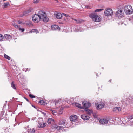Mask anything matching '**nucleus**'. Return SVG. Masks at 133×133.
Listing matches in <instances>:
<instances>
[{
  "instance_id": "obj_1",
  "label": "nucleus",
  "mask_w": 133,
  "mask_h": 133,
  "mask_svg": "<svg viewBox=\"0 0 133 133\" xmlns=\"http://www.w3.org/2000/svg\"><path fill=\"white\" fill-rule=\"evenodd\" d=\"M32 19L36 23L38 22L41 19L45 22H47L49 20L48 17L47 16L46 13L42 11H39L38 14H35L32 17Z\"/></svg>"
},
{
  "instance_id": "obj_2",
  "label": "nucleus",
  "mask_w": 133,
  "mask_h": 133,
  "mask_svg": "<svg viewBox=\"0 0 133 133\" xmlns=\"http://www.w3.org/2000/svg\"><path fill=\"white\" fill-rule=\"evenodd\" d=\"M124 11L126 14H130L132 13L133 10L130 5H127L125 7Z\"/></svg>"
},
{
  "instance_id": "obj_3",
  "label": "nucleus",
  "mask_w": 133,
  "mask_h": 133,
  "mask_svg": "<svg viewBox=\"0 0 133 133\" xmlns=\"http://www.w3.org/2000/svg\"><path fill=\"white\" fill-rule=\"evenodd\" d=\"M104 13L106 16H111L113 14L112 10L110 8H107L105 10Z\"/></svg>"
},
{
  "instance_id": "obj_4",
  "label": "nucleus",
  "mask_w": 133,
  "mask_h": 133,
  "mask_svg": "<svg viewBox=\"0 0 133 133\" xmlns=\"http://www.w3.org/2000/svg\"><path fill=\"white\" fill-rule=\"evenodd\" d=\"M46 123L43 121V119L41 118L39 119L37 126L39 128H43L46 125Z\"/></svg>"
},
{
  "instance_id": "obj_5",
  "label": "nucleus",
  "mask_w": 133,
  "mask_h": 133,
  "mask_svg": "<svg viewBox=\"0 0 133 133\" xmlns=\"http://www.w3.org/2000/svg\"><path fill=\"white\" fill-rule=\"evenodd\" d=\"M116 15L117 17L121 18L124 16V13L121 10L119 9L116 12Z\"/></svg>"
},
{
  "instance_id": "obj_6",
  "label": "nucleus",
  "mask_w": 133,
  "mask_h": 133,
  "mask_svg": "<svg viewBox=\"0 0 133 133\" xmlns=\"http://www.w3.org/2000/svg\"><path fill=\"white\" fill-rule=\"evenodd\" d=\"M82 103L83 104L84 107L85 108H88L90 106V103L88 102L87 101H83L82 102Z\"/></svg>"
},
{
  "instance_id": "obj_7",
  "label": "nucleus",
  "mask_w": 133,
  "mask_h": 133,
  "mask_svg": "<svg viewBox=\"0 0 133 133\" xmlns=\"http://www.w3.org/2000/svg\"><path fill=\"white\" fill-rule=\"evenodd\" d=\"M12 39V37L10 35L6 34L4 36V40H6L9 41Z\"/></svg>"
},
{
  "instance_id": "obj_8",
  "label": "nucleus",
  "mask_w": 133,
  "mask_h": 133,
  "mask_svg": "<svg viewBox=\"0 0 133 133\" xmlns=\"http://www.w3.org/2000/svg\"><path fill=\"white\" fill-rule=\"evenodd\" d=\"M95 105L97 107V108L101 109L103 108L104 106V104L103 102H101L100 103H96Z\"/></svg>"
},
{
  "instance_id": "obj_9",
  "label": "nucleus",
  "mask_w": 133,
  "mask_h": 133,
  "mask_svg": "<svg viewBox=\"0 0 133 133\" xmlns=\"http://www.w3.org/2000/svg\"><path fill=\"white\" fill-rule=\"evenodd\" d=\"M70 119L72 122H75L77 121V116L75 115H72L70 117Z\"/></svg>"
},
{
  "instance_id": "obj_10",
  "label": "nucleus",
  "mask_w": 133,
  "mask_h": 133,
  "mask_svg": "<svg viewBox=\"0 0 133 133\" xmlns=\"http://www.w3.org/2000/svg\"><path fill=\"white\" fill-rule=\"evenodd\" d=\"M55 16L58 19H61L62 17V14L58 13L54 14Z\"/></svg>"
},
{
  "instance_id": "obj_11",
  "label": "nucleus",
  "mask_w": 133,
  "mask_h": 133,
  "mask_svg": "<svg viewBox=\"0 0 133 133\" xmlns=\"http://www.w3.org/2000/svg\"><path fill=\"white\" fill-rule=\"evenodd\" d=\"M99 122L100 123L103 125H105L108 123V120L105 119H101Z\"/></svg>"
},
{
  "instance_id": "obj_12",
  "label": "nucleus",
  "mask_w": 133,
  "mask_h": 133,
  "mask_svg": "<svg viewBox=\"0 0 133 133\" xmlns=\"http://www.w3.org/2000/svg\"><path fill=\"white\" fill-rule=\"evenodd\" d=\"M66 120L64 119H61L59 120L58 122V124L60 125H63L65 123Z\"/></svg>"
},
{
  "instance_id": "obj_13",
  "label": "nucleus",
  "mask_w": 133,
  "mask_h": 133,
  "mask_svg": "<svg viewBox=\"0 0 133 133\" xmlns=\"http://www.w3.org/2000/svg\"><path fill=\"white\" fill-rule=\"evenodd\" d=\"M51 29L54 30H59L60 28L58 26L56 25H52L51 26Z\"/></svg>"
},
{
  "instance_id": "obj_14",
  "label": "nucleus",
  "mask_w": 133,
  "mask_h": 133,
  "mask_svg": "<svg viewBox=\"0 0 133 133\" xmlns=\"http://www.w3.org/2000/svg\"><path fill=\"white\" fill-rule=\"evenodd\" d=\"M84 110L89 115H91L93 111L92 110L89 109L88 108H85Z\"/></svg>"
},
{
  "instance_id": "obj_15",
  "label": "nucleus",
  "mask_w": 133,
  "mask_h": 133,
  "mask_svg": "<svg viewBox=\"0 0 133 133\" xmlns=\"http://www.w3.org/2000/svg\"><path fill=\"white\" fill-rule=\"evenodd\" d=\"M121 108L120 107H117L114 108H113V110L114 112H118L119 111H121Z\"/></svg>"
},
{
  "instance_id": "obj_16",
  "label": "nucleus",
  "mask_w": 133,
  "mask_h": 133,
  "mask_svg": "<svg viewBox=\"0 0 133 133\" xmlns=\"http://www.w3.org/2000/svg\"><path fill=\"white\" fill-rule=\"evenodd\" d=\"M81 117L82 119L84 120H88L89 118V116L85 115H82L81 116Z\"/></svg>"
},
{
  "instance_id": "obj_17",
  "label": "nucleus",
  "mask_w": 133,
  "mask_h": 133,
  "mask_svg": "<svg viewBox=\"0 0 133 133\" xmlns=\"http://www.w3.org/2000/svg\"><path fill=\"white\" fill-rule=\"evenodd\" d=\"M97 15L95 13H92L90 14L89 17L91 18L94 19L96 17H97Z\"/></svg>"
},
{
  "instance_id": "obj_18",
  "label": "nucleus",
  "mask_w": 133,
  "mask_h": 133,
  "mask_svg": "<svg viewBox=\"0 0 133 133\" xmlns=\"http://www.w3.org/2000/svg\"><path fill=\"white\" fill-rule=\"evenodd\" d=\"M72 104L74 106H75L81 109H82L83 108L81 106V105L78 103L75 102L72 103Z\"/></svg>"
},
{
  "instance_id": "obj_19",
  "label": "nucleus",
  "mask_w": 133,
  "mask_h": 133,
  "mask_svg": "<svg viewBox=\"0 0 133 133\" xmlns=\"http://www.w3.org/2000/svg\"><path fill=\"white\" fill-rule=\"evenodd\" d=\"M54 127L57 130H62L64 128L63 126H58L56 125H55Z\"/></svg>"
},
{
  "instance_id": "obj_20",
  "label": "nucleus",
  "mask_w": 133,
  "mask_h": 133,
  "mask_svg": "<svg viewBox=\"0 0 133 133\" xmlns=\"http://www.w3.org/2000/svg\"><path fill=\"white\" fill-rule=\"evenodd\" d=\"M25 23L26 25L30 27L32 25V23L30 21H26Z\"/></svg>"
},
{
  "instance_id": "obj_21",
  "label": "nucleus",
  "mask_w": 133,
  "mask_h": 133,
  "mask_svg": "<svg viewBox=\"0 0 133 133\" xmlns=\"http://www.w3.org/2000/svg\"><path fill=\"white\" fill-rule=\"evenodd\" d=\"M101 19V17L100 16L97 15V17L95 18L94 19V21L95 22H99Z\"/></svg>"
},
{
  "instance_id": "obj_22",
  "label": "nucleus",
  "mask_w": 133,
  "mask_h": 133,
  "mask_svg": "<svg viewBox=\"0 0 133 133\" xmlns=\"http://www.w3.org/2000/svg\"><path fill=\"white\" fill-rule=\"evenodd\" d=\"M47 122L48 124H49L51 123H54V121L53 119L51 118H50L48 119Z\"/></svg>"
},
{
  "instance_id": "obj_23",
  "label": "nucleus",
  "mask_w": 133,
  "mask_h": 133,
  "mask_svg": "<svg viewBox=\"0 0 133 133\" xmlns=\"http://www.w3.org/2000/svg\"><path fill=\"white\" fill-rule=\"evenodd\" d=\"M74 20L76 21L77 23H83L84 22V21L82 19H79L78 20H76V19H74Z\"/></svg>"
},
{
  "instance_id": "obj_24",
  "label": "nucleus",
  "mask_w": 133,
  "mask_h": 133,
  "mask_svg": "<svg viewBox=\"0 0 133 133\" xmlns=\"http://www.w3.org/2000/svg\"><path fill=\"white\" fill-rule=\"evenodd\" d=\"M9 5V3L8 2H7L4 3L3 5V8H6L7 6Z\"/></svg>"
},
{
  "instance_id": "obj_25",
  "label": "nucleus",
  "mask_w": 133,
  "mask_h": 133,
  "mask_svg": "<svg viewBox=\"0 0 133 133\" xmlns=\"http://www.w3.org/2000/svg\"><path fill=\"white\" fill-rule=\"evenodd\" d=\"M4 40V36L2 34H0V41H2Z\"/></svg>"
},
{
  "instance_id": "obj_26",
  "label": "nucleus",
  "mask_w": 133,
  "mask_h": 133,
  "mask_svg": "<svg viewBox=\"0 0 133 133\" xmlns=\"http://www.w3.org/2000/svg\"><path fill=\"white\" fill-rule=\"evenodd\" d=\"M39 103H40L42 105H45V103L43 100H40L39 101Z\"/></svg>"
},
{
  "instance_id": "obj_27",
  "label": "nucleus",
  "mask_w": 133,
  "mask_h": 133,
  "mask_svg": "<svg viewBox=\"0 0 133 133\" xmlns=\"http://www.w3.org/2000/svg\"><path fill=\"white\" fill-rule=\"evenodd\" d=\"M4 57L6 59H8L9 60H10V57H9V56H8L6 54H4Z\"/></svg>"
},
{
  "instance_id": "obj_28",
  "label": "nucleus",
  "mask_w": 133,
  "mask_h": 133,
  "mask_svg": "<svg viewBox=\"0 0 133 133\" xmlns=\"http://www.w3.org/2000/svg\"><path fill=\"white\" fill-rule=\"evenodd\" d=\"M12 24L15 28L17 29H19V28L20 27L19 26H18L16 24H13V23H12Z\"/></svg>"
},
{
  "instance_id": "obj_29",
  "label": "nucleus",
  "mask_w": 133,
  "mask_h": 133,
  "mask_svg": "<svg viewBox=\"0 0 133 133\" xmlns=\"http://www.w3.org/2000/svg\"><path fill=\"white\" fill-rule=\"evenodd\" d=\"M127 118L128 119H133V115H132L127 117Z\"/></svg>"
},
{
  "instance_id": "obj_30",
  "label": "nucleus",
  "mask_w": 133,
  "mask_h": 133,
  "mask_svg": "<svg viewBox=\"0 0 133 133\" xmlns=\"http://www.w3.org/2000/svg\"><path fill=\"white\" fill-rule=\"evenodd\" d=\"M59 102V101L58 100H53L52 101V102L54 103H55V105H56V104H57V103H58Z\"/></svg>"
},
{
  "instance_id": "obj_31",
  "label": "nucleus",
  "mask_w": 133,
  "mask_h": 133,
  "mask_svg": "<svg viewBox=\"0 0 133 133\" xmlns=\"http://www.w3.org/2000/svg\"><path fill=\"white\" fill-rule=\"evenodd\" d=\"M63 15L65 16L67 18H68L70 17V16L69 15H68L66 14L65 13H62V15L63 16Z\"/></svg>"
},
{
  "instance_id": "obj_32",
  "label": "nucleus",
  "mask_w": 133,
  "mask_h": 133,
  "mask_svg": "<svg viewBox=\"0 0 133 133\" xmlns=\"http://www.w3.org/2000/svg\"><path fill=\"white\" fill-rule=\"evenodd\" d=\"M23 15L25 16H27L28 14L29 13H27L26 11H24L23 13Z\"/></svg>"
},
{
  "instance_id": "obj_33",
  "label": "nucleus",
  "mask_w": 133,
  "mask_h": 133,
  "mask_svg": "<svg viewBox=\"0 0 133 133\" xmlns=\"http://www.w3.org/2000/svg\"><path fill=\"white\" fill-rule=\"evenodd\" d=\"M103 9H97L95 10V12H100L103 10Z\"/></svg>"
},
{
  "instance_id": "obj_34",
  "label": "nucleus",
  "mask_w": 133,
  "mask_h": 133,
  "mask_svg": "<svg viewBox=\"0 0 133 133\" xmlns=\"http://www.w3.org/2000/svg\"><path fill=\"white\" fill-rule=\"evenodd\" d=\"M83 31V30H82L81 28H79L77 29L76 31L78 32L80 31L81 32Z\"/></svg>"
},
{
  "instance_id": "obj_35",
  "label": "nucleus",
  "mask_w": 133,
  "mask_h": 133,
  "mask_svg": "<svg viewBox=\"0 0 133 133\" xmlns=\"http://www.w3.org/2000/svg\"><path fill=\"white\" fill-rule=\"evenodd\" d=\"M11 87H12V88L14 89H16V88L15 87V85L13 83V82H12L11 83Z\"/></svg>"
},
{
  "instance_id": "obj_36",
  "label": "nucleus",
  "mask_w": 133,
  "mask_h": 133,
  "mask_svg": "<svg viewBox=\"0 0 133 133\" xmlns=\"http://www.w3.org/2000/svg\"><path fill=\"white\" fill-rule=\"evenodd\" d=\"M35 130L34 129H31L30 131V133H35Z\"/></svg>"
},
{
  "instance_id": "obj_37",
  "label": "nucleus",
  "mask_w": 133,
  "mask_h": 133,
  "mask_svg": "<svg viewBox=\"0 0 133 133\" xmlns=\"http://www.w3.org/2000/svg\"><path fill=\"white\" fill-rule=\"evenodd\" d=\"M39 0H34L33 3H37L39 2Z\"/></svg>"
},
{
  "instance_id": "obj_38",
  "label": "nucleus",
  "mask_w": 133,
  "mask_h": 133,
  "mask_svg": "<svg viewBox=\"0 0 133 133\" xmlns=\"http://www.w3.org/2000/svg\"><path fill=\"white\" fill-rule=\"evenodd\" d=\"M32 11V9L31 8L29 10L26 11V12L28 13H29L31 12Z\"/></svg>"
},
{
  "instance_id": "obj_39",
  "label": "nucleus",
  "mask_w": 133,
  "mask_h": 133,
  "mask_svg": "<svg viewBox=\"0 0 133 133\" xmlns=\"http://www.w3.org/2000/svg\"><path fill=\"white\" fill-rule=\"evenodd\" d=\"M19 30H21L22 31V32H23L24 31V28H21L20 27L19 28Z\"/></svg>"
},
{
  "instance_id": "obj_40",
  "label": "nucleus",
  "mask_w": 133,
  "mask_h": 133,
  "mask_svg": "<svg viewBox=\"0 0 133 133\" xmlns=\"http://www.w3.org/2000/svg\"><path fill=\"white\" fill-rule=\"evenodd\" d=\"M29 96L31 98L35 97V96H34L31 94L29 95Z\"/></svg>"
},
{
  "instance_id": "obj_41",
  "label": "nucleus",
  "mask_w": 133,
  "mask_h": 133,
  "mask_svg": "<svg viewBox=\"0 0 133 133\" xmlns=\"http://www.w3.org/2000/svg\"><path fill=\"white\" fill-rule=\"evenodd\" d=\"M18 24H24V23H23V22H21V21H19L18 22Z\"/></svg>"
},
{
  "instance_id": "obj_42",
  "label": "nucleus",
  "mask_w": 133,
  "mask_h": 133,
  "mask_svg": "<svg viewBox=\"0 0 133 133\" xmlns=\"http://www.w3.org/2000/svg\"><path fill=\"white\" fill-rule=\"evenodd\" d=\"M130 95L128 93H127V94H125H125H124V96H125L127 97H128V98H129L128 97H129Z\"/></svg>"
},
{
  "instance_id": "obj_43",
  "label": "nucleus",
  "mask_w": 133,
  "mask_h": 133,
  "mask_svg": "<svg viewBox=\"0 0 133 133\" xmlns=\"http://www.w3.org/2000/svg\"><path fill=\"white\" fill-rule=\"evenodd\" d=\"M35 30H36V29H33L32 30H31V31H30V32L31 33L35 32Z\"/></svg>"
},
{
  "instance_id": "obj_44",
  "label": "nucleus",
  "mask_w": 133,
  "mask_h": 133,
  "mask_svg": "<svg viewBox=\"0 0 133 133\" xmlns=\"http://www.w3.org/2000/svg\"><path fill=\"white\" fill-rule=\"evenodd\" d=\"M85 8L87 9H91V7L90 6H86Z\"/></svg>"
},
{
  "instance_id": "obj_45",
  "label": "nucleus",
  "mask_w": 133,
  "mask_h": 133,
  "mask_svg": "<svg viewBox=\"0 0 133 133\" xmlns=\"http://www.w3.org/2000/svg\"><path fill=\"white\" fill-rule=\"evenodd\" d=\"M41 112L42 114H43L44 115V116H46V113H45L44 112H42V111Z\"/></svg>"
},
{
  "instance_id": "obj_46",
  "label": "nucleus",
  "mask_w": 133,
  "mask_h": 133,
  "mask_svg": "<svg viewBox=\"0 0 133 133\" xmlns=\"http://www.w3.org/2000/svg\"><path fill=\"white\" fill-rule=\"evenodd\" d=\"M38 31L36 29L35 32L36 33H38Z\"/></svg>"
},
{
  "instance_id": "obj_47",
  "label": "nucleus",
  "mask_w": 133,
  "mask_h": 133,
  "mask_svg": "<svg viewBox=\"0 0 133 133\" xmlns=\"http://www.w3.org/2000/svg\"><path fill=\"white\" fill-rule=\"evenodd\" d=\"M24 98L28 101L29 102V100L26 97H24Z\"/></svg>"
},
{
  "instance_id": "obj_48",
  "label": "nucleus",
  "mask_w": 133,
  "mask_h": 133,
  "mask_svg": "<svg viewBox=\"0 0 133 133\" xmlns=\"http://www.w3.org/2000/svg\"><path fill=\"white\" fill-rule=\"evenodd\" d=\"M51 110L52 112L53 113H55V112H56L54 110Z\"/></svg>"
},
{
  "instance_id": "obj_49",
  "label": "nucleus",
  "mask_w": 133,
  "mask_h": 133,
  "mask_svg": "<svg viewBox=\"0 0 133 133\" xmlns=\"http://www.w3.org/2000/svg\"><path fill=\"white\" fill-rule=\"evenodd\" d=\"M36 119V117H35V118H32V120H35V119Z\"/></svg>"
},
{
  "instance_id": "obj_50",
  "label": "nucleus",
  "mask_w": 133,
  "mask_h": 133,
  "mask_svg": "<svg viewBox=\"0 0 133 133\" xmlns=\"http://www.w3.org/2000/svg\"><path fill=\"white\" fill-rule=\"evenodd\" d=\"M30 69L28 70V68L27 69H26V71H29Z\"/></svg>"
},
{
  "instance_id": "obj_51",
  "label": "nucleus",
  "mask_w": 133,
  "mask_h": 133,
  "mask_svg": "<svg viewBox=\"0 0 133 133\" xmlns=\"http://www.w3.org/2000/svg\"><path fill=\"white\" fill-rule=\"evenodd\" d=\"M15 20H14V21H13V22H15Z\"/></svg>"
}]
</instances>
